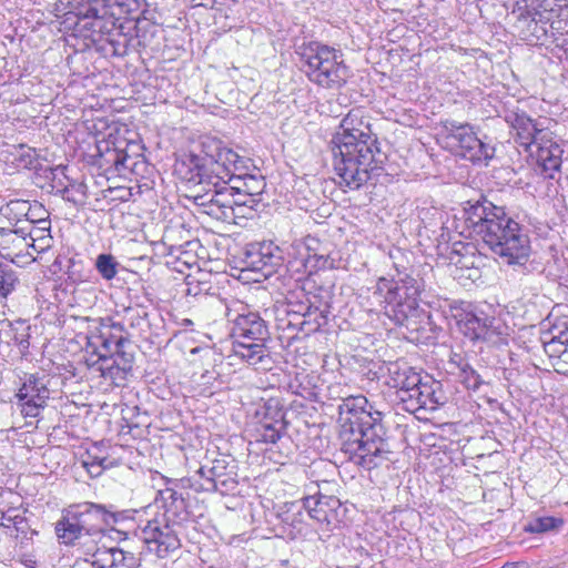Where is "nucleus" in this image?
<instances>
[{
    "label": "nucleus",
    "instance_id": "1",
    "mask_svg": "<svg viewBox=\"0 0 568 568\" xmlns=\"http://www.w3.org/2000/svg\"><path fill=\"white\" fill-rule=\"evenodd\" d=\"M329 149L338 183L349 190L361 189L372 175L378 174L385 160L371 122L359 109L352 110L342 120Z\"/></svg>",
    "mask_w": 568,
    "mask_h": 568
},
{
    "label": "nucleus",
    "instance_id": "2",
    "mask_svg": "<svg viewBox=\"0 0 568 568\" xmlns=\"http://www.w3.org/2000/svg\"><path fill=\"white\" fill-rule=\"evenodd\" d=\"M341 452L348 462L371 471L392 462L393 452L382 423V412L363 396H349L338 405Z\"/></svg>",
    "mask_w": 568,
    "mask_h": 568
},
{
    "label": "nucleus",
    "instance_id": "3",
    "mask_svg": "<svg viewBox=\"0 0 568 568\" xmlns=\"http://www.w3.org/2000/svg\"><path fill=\"white\" fill-rule=\"evenodd\" d=\"M464 222L470 234L508 265H525L530 254V242L521 225L499 206L483 197L467 202Z\"/></svg>",
    "mask_w": 568,
    "mask_h": 568
},
{
    "label": "nucleus",
    "instance_id": "4",
    "mask_svg": "<svg viewBox=\"0 0 568 568\" xmlns=\"http://www.w3.org/2000/svg\"><path fill=\"white\" fill-rule=\"evenodd\" d=\"M242 156L211 135L200 138L194 149L176 159L174 172L187 185H213L230 176L231 165L242 168Z\"/></svg>",
    "mask_w": 568,
    "mask_h": 568
},
{
    "label": "nucleus",
    "instance_id": "5",
    "mask_svg": "<svg viewBox=\"0 0 568 568\" xmlns=\"http://www.w3.org/2000/svg\"><path fill=\"white\" fill-rule=\"evenodd\" d=\"M505 121L514 131V140L526 152L536 154L537 169L545 179L556 180L560 175L564 150L552 138V132L538 120L519 109L507 110Z\"/></svg>",
    "mask_w": 568,
    "mask_h": 568
},
{
    "label": "nucleus",
    "instance_id": "6",
    "mask_svg": "<svg viewBox=\"0 0 568 568\" xmlns=\"http://www.w3.org/2000/svg\"><path fill=\"white\" fill-rule=\"evenodd\" d=\"M227 316L232 323L231 337L234 355L253 366L268 361L265 343L270 339V329L267 322L260 313L241 304L239 310H230Z\"/></svg>",
    "mask_w": 568,
    "mask_h": 568
},
{
    "label": "nucleus",
    "instance_id": "7",
    "mask_svg": "<svg viewBox=\"0 0 568 568\" xmlns=\"http://www.w3.org/2000/svg\"><path fill=\"white\" fill-rule=\"evenodd\" d=\"M301 69L308 80L325 89H339L347 83L351 70L345 64L343 53L320 42L298 45Z\"/></svg>",
    "mask_w": 568,
    "mask_h": 568
},
{
    "label": "nucleus",
    "instance_id": "8",
    "mask_svg": "<svg viewBox=\"0 0 568 568\" xmlns=\"http://www.w3.org/2000/svg\"><path fill=\"white\" fill-rule=\"evenodd\" d=\"M452 317L458 329L471 341H483L494 346L507 344L504 325L483 307L468 302L450 305Z\"/></svg>",
    "mask_w": 568,
    "mask_h": 568
},
{
    "label": "nucleus",
    "instance_id": "9",
    "mask_svg": "<svg viewBox=\"0 0 568 568\" xmlns=\"http://www.w3.org/2000/svg\"><path fill=\"white\" fill-rule=\"evenodd\" d=\"M447 139L452 142L455 154L475 165H488L495 156V146L487 135L479 136L475 126L448 120L444 123Z\"/></svg>",
    "mask_w": 568,
    "mask_h": 568
},
{
    "label": "nucleus",
    "instance_id": "10",
    "mask_svg": "<svg viewBox=\"0 0 568 568\" xmlns=\"http://www.w3.org/2000/svg\"><path fill=\"white\" fill-rule=\"evenodd\" d=\"M141 146L135 142L102 140L97 143V165L106 173L124 174L136 164L133 154Z\"/></svg>",
    "mask_w": 568,
    "mask_h": 568
},
{
    "label": "nucleus",
    "instance_id": "11",
    "mask_svg": "<svg viewBox=\"0 0 568 568\" xmlns=\"http://www.w3.org/2000/svg\"><path fill=\"white\" fill-rule=\"evenodd\" d=\"M213 185H189V187L199 189L194 199L197 205L203 207V212L207 215L226 223H235L237 213H234V204L231 193L222 180L219 183L213 181Z\"/></svg>",
    "mask_w": 568,
    "mask_h": 568
},
{
    "label": "nucleus",
    "instance_id": "12",
    "mask_svg": "<svg viewBox=\"0 0 568 568\" xmlns=\"http://www.w3.org/2000/svg\"><path fill=\"white\" fill-rule=\"evenodd\" d=\"M385 315L396 325L409 332H418L429 316L419 307L418 297L402 295L398 292H386Z\"/></svg>",
    "mask_w": 568,
    "mask_h": 568
},
{
    "label": "nucleus",
    "instance_id": "13",
    "mask_svg": "<svg viewBox=\"0 0 568 568\" xmlns=\"http://www.w3.org/2000/svg\"><path fill=\"white\" fill-rule=\"evenodd\" d=\"M316 486L322 489V485L328 486L332 483L328 479H316ZM307 516L322 526L326 530H333L338 527L344 516L341 500L333 496L323 494L321 490L313 495H308L302 498Z\"/></svg>",
    "mask_w": 568,
    "mask_h": 568
},
{
    "label": "nucleus",
    "instance_id": "14",
    "mask_svg": "<svg viewBox=\"0 0 568 568\" xmlns=\"http://www.w3.org/2000/svg\"><path fill=\"white\" fill-rule=\"evenodd\" d=\"M175 524L154 518L141 530V539L150 552L159 558H166L181 548V540Z\"/></svg>",
    "mask_w": 568,
    "mask_h": 568
},
{
    "label": "nucleus",
    "instance_id": "15",
    "mask_svg": "<svg viewBox=\"0 0 568 568\" xmlns=\"http://www.w3.org/2000/svg\"><path fill=\"white\" fill-rule=\"evenodd\" d=\"M124 7L125 0H80L73 6L72 13L77 18L75 30H91L94 32H104L105 23L115 26L112 18L105 19L109 14V8Z\"/></svg>",
    "mask_w": 568,
    "mask_h": 568
},
{
    "label": "nucleus",
    "instance_id": "16",
    "mask_svg": "<svg viewBox=\"0 0 568 568\" xmlns=\"http://www.w3.org/2000/svg\"><path fill=\"white\" fill-rule=\"evenodd\" d=\"M44 376L27 374L16 397L23 417L36 418L47 407L50 397Z\"/></svg>",
    "mask_w": 568,
    "mask_h": 568
},
{
    "label": "nucleus",
    "instance_id": "17",
    "mask_svg": "<svg viewBox=\"0 0 568 568\" xmlns=\"http://www.w3.org/2000/svg\"><path fill=\"white\" fill-rule=\"evenodd\" d=\"M282 263V252L273 242H253L245 247L243 256L245 268L260 272L264 277L274 274Z\"/></svg>",
    "mask_w": 568,
    "mask_h": 568
},
{
    "label": "nucleus",
    "instance_id": "18",
    "mask_svg": "<svg viewBox=\"0 0 568 568\" xmlns=\"http://www.w3.org/2000/svg\"><path fill=\"white\" fill-rule=\"evenodd\" d=\"M55 534L62 544L79 546L87 556H89L94 546H97L83 531V526H81L70 506L62 511L61 519L55 524Z\"/></svg>",
    "mask_w": 568,
    "mask_h": 568
},
{
    "label": "nucleus",
    "instance_id": "19",
    "mask_svg": "<svg viewBox=\"0 0 568 568\" xmlns=\"http://www.w3.org/2000/svg\"><path fill=\"white\" fill-rule=\"evenodd\" d=\"M70 508L73 510L81 526H83V531L89 539L93 544L99 545L105 531L104 505L85 501L71 505Z\"/></svg>",
    "mask_w": 568,
    "mask_h": 568
},
{
    "label": "nucleus",
    "instance_id": "20",
    "mask_svg": "<svg viewBox=\"0 0 568 568\" xmlns=\"http://www.w3.org/2000/svg\"><path fill=\"white\" fill-rule=\"evenodd\" d=\"M85 561L93 568H138L140 566L134 552L118 547H99V545L94 546Z\"/></svg>",
    "mask_w": 568,
    "mask_h": 568
},
{
    "label": "nucleus",
    "instance_id": "21",
    "mask_svg": "<svg viewBox=\"0 0 568 568\" xmlns=\"http://www.w3.org/2000/svg\"><path fill=\"white\" fill-rule=\"evenodd\" d=\"M236 471V465L234 459H229L226 456L213 459L210 464L203 465L199 470L191 477H183L176 480V486L181 488H191L193 490V484L204 481H220L226 476Z\"/></svg>",
    "mask_w": 568,
    "mask_h": 568
},
{
    "label": "nucleus",
    "instance_id": "22",
    "mask_svg": "<svg viewBox=\"0 0 568 568\" xmlns=\"http://www.w3.org/2000/svg\"><path fill=\"white\" fill-rule=\"evenodd\" d=\"M244 163L241 164L243 168H236L235 165H231L229 175L223 179V181H233L235 183L240 182L241 186H226L227 193L235 191V193H240L243 196H251L255 199H260L262 194L265 182L262 176H256L252 174H247V170L250 169L251 160L242 156Z\"/></svg>",
    "mask_w": 568,
    "mask_h": 568
},
{
    "label": "nucleus",
    "instance_id": "23",
    "mask_svg": "<svg viewBox=\"0 0 568 568\" xmlns=\"http://www.w3.org/2000/svg\"><path fill=\"white\" fill-rule=\"evenodd\" d=\"M402 256L403 253L398 248L389 253L396 275L387 292H398L402 295L418 297L424 286L423 281L415 277L407 265L397 261Z\"/></svg>",
    "mask_w": 568,
    "mask_h": 568
},
{
    "label": "nucleus",
    "instance_id": "24",
    "mask_svg": "<svg viewBox=\"0 0 568 568\" xmlns=\"http://www.w3.org/2000/svg\"><path fill=\"white\" fill-rule=\"evenodd\" d=\"M179 489L182 488L176 486L175 480L173 483V487L160 490L159 496L155 499L156 503H161V506L164 509L163 520H168L178 526L181 523L186 521L190 516L185 497L179 491Z\"/></svg>",
    "mask_w": 568,
    "mask_h": 568
},
{
    "label": "nucleus",
    "instance_id": "25",
    "mask_svg": "<svg viewBox=\"0 0 568 568\" xmlns=\"http://www.w3.org/2000/svg\"><path fill=\"white\" fill-rule=\"evenodd\" d=\"M307 513L303 499L285 503L277 511L282 532L291 539L303 535L306 530L305 517Z\"/></svg>",
    "mask_w": 568,
    "mask_h": 568
},
{
    "label": "nucleus",
    "instance_id": "26",
    "mask_svg": "<svg viewBox=\"0 0 568 568\" xmlns=\"http://www.w3.org/2000/svg\"><path fill=\"white\" fill-rule=\"evenodd\" d=\"M387 385L396 388V396L402 390H409L423 382V377L406 363L394 362L387 365Z\"/></svg>",
    "mask_w": 568,
    "mask_h": 568
},
{
    "label": "nucleus",
    "instance_id": "27",
    "mask_svg": "<svg viewBox=\"0 0 568 568\" xmlns=\"http://www.w3.org/2000/svg\"><path fill=\"white\" fill-rule=\"evenodd\" d=\"M30 331L31 326L24 320L6 321L0 328V336L8 338V344L16 345L21 357H27L30 348Z\"/></svg>",
    "mask_w": 568,
    "mask_h": 568
},
{
    "label": "nucleus",
    "instance_id": "28",
    "mask_svg": "<svg viewBox=\"0 0 568 568\" xmlns=\"http://www.w3.org/2000/svg\"><path fill=\"white\" fill-rule=\"evenodd\" d=\"M285 430L284 413L275 409L272 414L266 413L255 428V440L265 444L277 443Z\"/></svg>",
    "mask_w": 568,
    "mask_h": 568
},
{
    "label": "nucleus",
    "instance_id": "29",
    "mask_svg": "<svg viewBox=\"0 0 568 568\" xmlns=\"http://www.w3.org/2000/svg\"><path fill=\"white\" fill-rule=\"evenodd\" d=\"M304 244L307 250V257L306 260L308 262H313V267L321 271L325 270H338L342 267V256L341 252L337 250H331V251H317L313 245L318 244L317 240L315 237L307 236L304 240Z\"/></svg>",
    "mask_w": 568,
    "mask_h": 568
},
{
    "label": "nucleus",
    "instance_id": "30",
    "mask_svg": "<svg viewBox=\"0 0 568 568\" xmlns=\"http://www.w3.org/2000/svg\"><path fill=\"white\" fill-rule=\"evenodd\" d=\"M418 395V410H434L438 405H444L446 400L440 382L429 376H426L420 383Z\"/></svg>",
    "mask_w": 568,
    "mask_h": 568
},
{
    "label": "nucleus",
    "instance_id": "31",
    "mask_svg": "<svg viewBox=\"0 0 568 568\" xmlns=\"http://www.w3.org/2000/svg\"><path fill=\"white\" fill-rule=\"evenodd\" d=\"M328 303L316 304V301L310 306V310L302 314L303 322V335L310 336L316 333L321 327L325 326L328 322L329 315Z\"/></svg>",
    "mask_w": 568,
    "mask_h": 568
},
{
    "label": "nucleus",
    "instance_id": "32",
    "mask_svg": "<svg viewBox=\"0 0 568 568\" xmlns=\"http://www.w3.org/2000/svg\"><path fill=\"white\" fill-rule=\"evenodd\" d=\"M549 338L542 339V347L549 359L551 361V365L556 372L567 373L568 367L564 365V355L568 352V347L562 344L561 341L555 338L550 331L548 332Z\"/></svg>",
    "mask_w": 568,
    "mask_h": 568
},
{
    "label": "nucleus",
    "instance_id": "33",
    "mask_svg": "<svg viewBox=\"0 0 568 568\" xmlns=\"http://www.w3.org/2000/svg\"><path fill=\"white\" fill-rule=\"evenodd\" d=\"M236 471L221 479L220 481H204L193 484V490L196 493H219L221 495L234 494L237 489L239 481Z\"/></svg>",
    "mask_w": 568,
    "mask_h": 568
},
{
    "label": "nucleus",
    "instance_id": "34",
    "mask_svg": "<svg viewBox=\"0 0 568 568\" xmlns=\"http://www.w3.org/2000/svg\"><path fill=\"white\" fill-rule=\"evenodd\" d=\"M12 156V163L18 169H36L38 163V153L34 148L26 144L13 145V150L10 152Z\"/></svg>",
    "mask_w": 568,
    "mask_h": 568
},
{
    "label": "nucleus",
    "instance_id": "35",
    "mask_svg": "<svg viewBox=\"0 0 568 568\" xmlns=\"http://www.w3.org/2000/svg\"><path fill=\"white\" fill-rule=\"evenodd\" d=\"M128 344L129 341L126 338L123 336H118V338L114 341V353H112L109 358H111V362L113 361L115 364L122 367V369L130 372L134 362V354L125 349Z\"/></svg>",
    "mask_w": 568,
    "mask_h": 568
},
{
    "label": "nucleus",
    "instance_id": "36",
    "mask_svg": "<svg viewBox=\"0 0 568 568\" xmlns=\"http://www.w3.org/2000/svg\"><path fill=\"white\" fill-rule=\"evenodd\" d=\"M18 285L19 277L13 266L0 263V298H7Z\"/></svg>",
    "mask_w": 568,
    "mask_h": 568
},
{
    "label": "nucleus",
    "instance_id": "37",
    "mask_svg": "<svg viewBox=\"0 0 568 568\" xmlns=\"http://www.w3.org/2000/svg\"><path fill=\"white\" fill-rule=\"evenodd\" d=\"M122 318L131 328L144 331L149 326L148 312L142 306H126L122 310Z\"/></svg>",
    "mask_w": 568,
    "mask_h": 568
},
{
    "label": "nucleus",
    "instance_id": "38",
    "mask_svg": "<svg viewBox=\"0 0 568 568\" xmlns=\"http://www.w3.org/2000/svg\"><path fill=\"white\" fill-rule=\"evenodd\" d=\"M562 524L564 521L561 518L552 516L538 517L530 520L525 527V530L531 534H542L551 530H557L562 526Z\"/></svg>",
    "mask_w": 568,
    "mask_h": 568
},
{
    "label": "nucleus",
    "instance_id": "39",
    "mask_svg": "<svg viewBox=\"0 0 568 568\" xmlns=\"http://www.w3.org/2000/svg\"><path fill=\"white\" fill-rule=\"evenodd\" d=\"M30 211V202L26 200H11L0 209V213L10 221L20 222L22 217L27 219Z\"/></svg>",
    "mask_w": 568,
    "mask_h": 568
},
{
    "label": "nucleus",
    "instance_id": "40",
    "mask_svg": "<svg viewBox=\"0 0 568 568\" xmlns=\"http://www.w3.org/2000/svg\"><path fill=\"white\" fill-rule=\"evenodd\" d=\"M114 27L111 26V29L108 28V23H105L104 32H92L91 30H78L79 32H85L84 37L92 38L93 41L101 40L102 36H106V41L112 47V54L116 57H123L126 53V40L123 42L120 40H115L112 38V30Z\"/></svg>",
    "mask_w": 568,
    "mask_h": 568
},
{
    "label": "nucleus",
    "instance_id": "41",
    "mask_svg": "<svg viewBox=\"0 0 568 568\" xmlns=\"http://www.w3.org/2000/svg\"><path fill=\"white\" fill-rule=\"evenodd\" d=\"M458 378L467 389L474 392L484 383L481 376L467 362H460Z\"/></svg>",
    "mask_w": 568,
    "mask_h": 568
},
{
    "label": "nucleus",
    "instance_id": "42",
    "mask_svg": "<svg viewBox=\"0 0 568 568\" xmlns=\"http://www.w3.org/2000/svg\"><path fill=\"white\" fill-rule=\"evenodd\" d=\"M99 371L101 372V375L113 383L116 379H123L128 373L113 361L111 362V358H106V354L99 353Z\"/></svg>",
    "mask_w": 568,
    "mask_h": 568
},
{
    "label": "nucleus",
    "instance_id": "43",
    "mask_svg": "<svg viewBox=\"0 0 568 568\" xmlns=\"http://www.w3.org/2000/svg\"><path fill=\"white\" fill-rule=\"evenodd\" d=\"M119 263L111 254H100L95 261L99 274L106 281L113 280L118 274Z\"/></svg>",
    "mask_w": 568,
    "mask_h": 568
},
{
    "label": "nucleus",
    "instance_id": "44",
    "mask_svg": "<svg viewBox=\"0 0 568 568\" xmlns=\"http://www.w3.org/2000/svg\"><path fill=\"white\" fill-rule=\"evenodd\" d=\"M524 39L530 43L545 42L548 39V29L544 24H538L537 18L528 19L527 31L524 32Z\"/></svg>",
    "mask_w": 568,
    "mask_h": 568
},
{
    "label": "nucleus",
    "instance_id": "45",
    "mask_svg": "<svg viewBox=\"0 0 568 568\" xmlns=\"http://www.w3.org/2000/svg\"><path fill=\"white\" fill-rule=\"evenodd\" d=\"M133 515L131 510H116L114 506L110 505L109 507L104 506V526L105 530L108 528L113 529V527L118 524L124 523L125 520H132Z\"/></svg>",
    "mask_w": 568,
    "mask_h": 568
},
{
    "label": "nucleus",
    "instance_id": "46",
    "mask_svg": "<svg viewBox=\"0 0 568 568\" xmlns=\"http://www.w3.org/2000/svg\"><path fill=\"white\" fill-rule=\"evenodd\" d=\"M232 197L236 202L233 207L234 213H237V217L246 216L248 212L255 211V206L261 201V199L240 195V193H235V191L232 192Z\"/></svg>",
    "mask_w": 568,
    "mask_h": 568
},
{
    "label": "nucleus",
    "instance_id": "47",
    "mask_svg": "<svg viewBox=\"0 0 568 568\" xmlns=\"http://www.w3.org/2000/svg\"><path fill=\"white\" fill-rule=\"evenodd\" d=\"M81 463L83 468H85L92 478L100 476L102 471L108 467L105 465V457L94 456L90 452L87 453V457L83 458Z\"/></svg>",
    "mask_w": 568,
    "mask_h": 568
},
{
    "label": "nucleus",
    "instance_id": "48",
    "mask_svg": "<svg viewBox=\"0 0 568 568\" xmlns=\"http://www.w3.org/2000/svg\"><path fill=\"white\" fill-rule=\"evenodd\" d=\"M420 389V384H418L417 386H415L414 388L409 389V390H402L400 393H398V399L400 400V403L403 404V408L406 410V412H409V413H416L418 412V398L419 395H418V390Z\"/></svg>",
    "mask_w": 568,
    "mask_h": 568
},
{
    "label": "nucleus",
    "instance_id": "49",
    "mask_svg": "<svg viewBox=\"0 0 568 568\" xmlns=\"http://www.w3.org/2000/svg\"><path fill=\"white\" fill-rule=\"evenodd\" d=\"M26 220L31 224L42 225H48V222H50L48 211L39 202H34L33 204L30 203V211L28 212Z\"/></svg>",
    "mask_w": 568,
    "mask_h": 568
},
{
    "label": "nucleus",
    "instance_id": "50",
    "mask_svg": "<svg viewBox=\"0 0 568 568\" xmlns=\"http://www.w3.org/2000/svg\"><path fill=\"white\" fill-rule=\"evenodd\" d=\"M550 334L568 347V317L558 318L550 327Z\"/></svg>",
    "mask_w": 568,
    "mask_h": 568
},
{
    "label": "nucleus",
    "instance_id": "51",
    "mask_svg": "<svg viewBox=\"0 0 568 568\" xmlns=\"http://www.w3.org/2000/svg\"><path fill=\"white\" fill-rule=\"evenodd\" d=\"M99 339V346L97 349V354L99 353L106 354V358L114 353V341L118 337H114L110 334H105L101 332V334L97 337Z\"/></svg>",
    "mask_w": 568,
    "mask_h": 568
},
{
    "label": "nucleus",
    "instance_id": "52",
    "mask_svg": "<svg viewBox=\"0 0 568 568\" xmlns=\"http://www.w3.org/2000/svg\"><path fill=\"white\" fill-rule=\"evenodd\" d=\"M51 223L48 222V225L42 224H33V226L28 231V236L32 241L30 246L32 248H36V243L38 240H43V236L47 235V233L50 234Z\"/></svg>",
    "mask_w": 568,
    "mask_h": 568
},
{
    "label": "nucleus",
    "instance_id": "53",
    "mask_svg": "<svg viewBox=\"0 0 568 568\" xmlns=\"http://www.w3.org/2000/svg\"><path fill=\"white\" fill-rule=\"evenodd\" d=\"M287 314V328L296 329L297 333L303 334V317L302 314L293 313V311H286Z\"/></svg>",
    "mask_w": 568,
    "mask_h": 568
},
{
    "label": "nucleus",
    "instance_id": "54",
    "mask_svg": "<svg viewBox=\"0 0 568 568\" xmlns=\"http://www.w3.org/2000/svg\"><path fill=\"white\" fill-rule=\"evenodd\" d=\"M547 9L545 8V12L534 10V11H527L526 14H520L519 21L520 22H527L528 19H531L532 17L537 18L538 24H544L547 27V23L549 22V17L546 16Z\"/></svg>",
    "mask_w": 568,
    "mask_h": 568
},
{
    "label": "nucleus",
    "instance_id": "55",
    "mask_svg": "<svg viewBox=\"0 0 568 568\" xmlns=\"http://www.w3.org/2000/svg\"><path fill=\"white\" fill-rule=\"evenodd\" d=\"M315 301H312L311 298H307L306 302H298V303H288L287 311H293V313L303 314L304 312L310 310V306Z\"/></svg>",
    "mask_w": 568,
    "mask_h": 568
},
{
    "label": "nucleus",
    "instance_id": "56",
    "mask_svg": "<svg viewBox=\"0 0 568 568\" xmlns=\"http://www.w3.org/2000/svg\"><path fill=\"white\" fill-rule=\"evenodd\" d=\"M1 519H6L8 524L1 523L0 526L9 527V525H13L14 520H17V516L19 510L17 508H9L7 511H0Z\"/></svg>",
    "mask_w": 568,
    "mask_h": 568
},
{
    "label": "nucleus",
    "instance_id": "57",
    "mask_svg": "<svg viewBox=\"0 0 568 568\" xmlns=\"http://www.w3.org/2000/svg\"><path fill=\"white\" fill-rule=\"evenodd\" d=\"M16 530L22 535H26L28 530L30 529V526L26 519V517L22 514H18L17 520H14L12 525Z\"/></svg>",
    "mask_w": 568,
    "mask_h": 568
},
{
    "label": "nucleus",
    "instance_id": "58",
    "mask_svg": "<svg viewBox=\"0 0 568 568\" xmlns=\"http://www.w3.org/2000/svg\"><path fill=\"white\" fill-rule=\"evenodd\" d=\"M52 236L47 233V235L43 236V240H38L36 243V248H33L37 252H43L47 248L51 246Z\"/></svg>",
    "mask_w": 568,
    "mask_h": 568
},
{
    "label": "nucleus",
    "instance_id": "59",
    "mask_svg": "<svg viewBox=\"0 0 568 568\" xmlns=\"http://www.w3.org/2000/svg\"><path fill=\"white\" fill-rule=\"evenodd\" d=\"M21 562L26 566V567H29V568H36L37 566V560L30 556V555H24L22 558H21Z\"/></svg>",
    "mask_w": 568,
    "mask_h": 568
},
{
    "label": "nucleus",
    "instance_id": "60",
    "mask_svg": "<svg viewBox=\"0 0 568 568\" xmlns=\"http://www.w3.org/2000/svg\"><path fill=\"white\" fill-rule=\"evenodd\" d=\"M500 568H528V565L524 561L506 562Z\"/></svg>",
    "mask_w": 568,
    "mask_h": 568
},
{
    "label": "nucleus",
    "instance_id": "61",
    "mask_svg": "<svg viewBox=\"0 0 568 568\" xmlns=\"http://www.w3.org/2000/svg\"><path fill=\"white\" fill-rule=\"evenodd\" d=\"M554 42L556 43V47L562 49L565 52L568 51V39L555 38Z\"/></svg>",
    "mask_w": 568,
    "mask_h": 568
},
{
    "label": "nucleus",
    "instance_id": "62",
    "mask_svg": "<svg viewBox=\"0 0 568 568\" xmlns=\"http://www.w3.org/2000/svg\"><path fill=\"white\" fill-rule=\"evenodd\" d=\"M323 465H325V462H324V460H318V462H314V463H312V465L310 466V473H308V475H310L311 477H313L314 473H315L318 468H321Z\"/></svg>",
    "mask_w": 568,
    "mask_h": 568
},
{
    "label": "nucleus",
    "instance_id": "63",
    "mask_svg": "<svg viewBox=\"0 0 568 568\" xmlns=\"http://www.w3.org/2000/svg\"><path fill=\"white\" fill-rule=\"evenodd\" d=\"M28 231L29 230H27L26 227H17V229L12 230V233L21 236L22 239H27V237H29Z\"/></svg>",
    "mask_w": 568,
    "mask_h": 568
},
{
    "label": "nucleus",
    "instance_id": "64",
    "mask_svg": "<svg viewBox=\"0 0 568 568\" xmlns=\"http://www.w3.org/2000/svg\"><path fill=\"white\" fill-rule=\"evenodd\" d=\"M180 326L182 327H189V326H192L193 325V321L190 320V318H183L180 323H179Z\"/></svg>",
    "mask_w": 568,
    "mask_h": 568
}]
</instances>
